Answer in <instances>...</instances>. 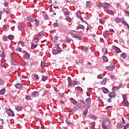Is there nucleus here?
I'll use <instances>...</instances> for the list:
<instances>
[{
  "instance_id": "9",
  "label": "nucleus",
  "mask_w": 129,
  "mask_h": 129,
  "mask_svg": "<svg viewBox=\"0 0 129 129\" xmlns=\"http://www.w3.org/2000/svg\"><path fill=\"white\" fill-rule=\"evenodd\" d=\"M23 58L24 59H30V54L29 53H25L23 56Z\"/></svg>"
},
{
  "instance_id": "8",
  "label": "nucleus",
  "mask_w": 129,
  "mask_h": 129,
  "mask_svg": "<svg viewBox=\"0 0 129 129\" xmlns=\"http://www.w3.org/2000/svg\"><path fill=\"white\" fill-rule=\"evenodd\" d=\"M32 95L34 97H38L39 95H40V93H39L38 91H35L32 93Z\"/></svg>"
},
{
  "instance_id": "23",
  "label": "nucleus",
  "mask_w": 129,
  "mask_h": 129,
  "mask_svg": "<svg viewBox=\"0 0 129 129\" xmlns=\"http://www.w3.org/2000/svg\"><path fill=\"white\" fill-rule=\"evenodd\" d=\"M87 112H88V109H86L84 111H83V114L85 115V117H86V115H87Z\"/></svg>"
},
{
  "instance_id": "48",
  "label": "nucleus",
  "mask_w": 129,
  "mask_h": 129,
  "mask_svg": "<svg viewBox=\"0 0 129 129\" xmlns=\"http://www.w3.org/2000/svg\"><path fill=\"white\" fill-rule=\"evenodd\" d=\"M98 77V78H99L100 79H102V78H103V75H102V74L99 75Z\"/></svg>"
},
{
  "instance_id": "12",
  "label": "nucleus",
  "mask_w": 129,
  "mask_h": 129,
  "mask_svg": "<svg viewBox=\"0 0 129 129\" xmlns=\"http://www.w3.org/2000/svg\"><path fill=\"white\" fill-rule=\"evenodd\" d=\"M15 86L16 88H22L23 85L21 84L17 83L15 85Z\"/></svg>"
},
{
  "instance_id": "5",
  "label": "nucleus",
  "mask_w": 129,
  "mask_h": 129,
  "mask_svg": "<svg viewBox=\"0 0 129 129\" xmlns=\"http://www.w3.org/2000/svg\"><path fill=\"white\" fill-rule=\"evenodd\" d=\"M6 112L8 113V115H10V116H14L15 115L14 111H13L11 109H6Z\"/></svg>"
},
{
  "instance_id": "31",
  "label": "nucleus",
  "mask_w": 129,
  "mask_h": 129,
  "mask_svg": "<svg viewBox=\"0 0 129 129\" xmlns=\"http://www.w3.org/2000/svg\"><path fill=\"white\" fill-rule=\"evenodd\" d=\"M103 35L105 38V39H108V37L107 36V35H106V32H104L103 33Z\"/></svg>"
},
{
  "instance_id": "18",
  "label": "nucleus",
  "mask_w": 129,
  "mask_h": 129,
  "mask_svg": "<svg viewBox=\"0 0 129 129\" xmlns=\"http://www.w3.org/2000/svg\"><path fill=\"white\" fill-rule=\"evenodd\" d=\"M2 50H3V52H2V54L1 55V57L2 58H5V57H6L5 55V50H4V48L3 47H2Z\"/></svg>"
},
{
  "instance_id": "39",
  "label": "nucleus",
  "mask_w": 129,
  "mask_h": 129,
  "mask_svg": "<svg viewBox=\"0 0 129 129\" xmlns=\"http://www.w3.org/2000/svg\"><path fill=\"white\" fill-rule=\"evenodd\" d=\"M3 39V40L5 41V42L8 41V38H7L6 36H4Z\"/></svg>"
},
{
  "instance_id": "22",
  "label": "nucleus",
  "mask_w": 129,
  "mask_h": 129,
  "mask_svg": "<svg viewBox=\"0 0 129 129\" xmlns=\"http://www.w3.org/2000/svg\"><path fill=\"white\" fill-rule=\"evenodd\" d=\"M103 60L104 62H108V58H107L106 56H103Z\"/></svg>"
},
{
  "instance_id": "21",
  "label": "nucleus",
  "mask_w": 129,
  "mask_h": 129,
  "mask_svg": "<svg viewBox=\"0 0 129 129\" xmlns=\"http://www.w3.org/2000/svg\"><path fill=\"white\" fill-rule=\"evenodd\" d=\"M45 65H46V62H45L43 61H42L41 62V68H45Z\"/></svg>"
},
{
  "instance_id": "33",
  "label": "nucleus",
  "mask_w": 129,
  "mask_h": 129,
  "mask_svg": "<svg viewBox=\"0 0 129 129\" xmlns=\"http://www.w3.org/2000/svg\"><path fill=\"white\" fill-rule=\"evenodd\" d=\"M15 109L17 111H21L22 110V108H21V107H19V106L16 107Z\"/></svg>"
},
{
  "instance_id": "46",
  "label": "nucleus",
  "mask_w": 129,
  "mask_h": 129,
  "mask_svg": "<svg viewBox=\"0 0 129 129\" xmlns=\"http://www.w3.org/2000/svg\"><path fill=\"white\" fill-rule=\"evenodd\" d=\"M33 43H38L39 42V40L38 39H34L33 41Z\"/></svg>"
},
{
  "instance_id": "63",
  "label": "nucleus",
  "mask_w": 129,
  "mask_h": 129,
  "mask_svg": "<svg viewBox=\"0 0 129 129\" xmlns=\"http://www.w3.org/2000/svg\"><path fill=\"white\" fill-rule=\"evenodd\" d=\"M19 30H20V31H23L24 29H23V28L19 27L18 28Z\"/></svg>"
},
{
  "instance_id": "54",
  "label": "nucleus",
  "mask_w": 129,
  "mask_h": 129,
  "mask_svg": "<svg viewBox=\"0 0 129 129\" xmlns=\"http://www.w3.org/2000/svg\"><path fill=\"white\" fill-rule=\"evenodd\" d=\"M30 98H31V97L29 96H26V99H27V100H30Z\"/></svg>"
},
{
  "instance_id": "41",
  "label": "nucleus",
  "mask_w": 129,
  "mask_h": 129,
  "mask_svg": "<svg viewBox=\"0 0 129 129\" xmlns=\"http://www.w3.org/2000/svg\"><path fill=\"white\" fill-rule=\"evenodd\" d=\"M16 51H17L18 52H22V48L18 47L16 49Z\"/></svg>"
},
{
  "instance_id": "3",
  "label": "nucleus",
  "mask_w": 129,
  "mask_h": 129,
  "mask_svg": "<svg viewBox=\"0 0 129 129\" xmlns=\"http://www.w3.org/2000/svg\"><path fill=\"white\" fill-rule=\"evenodd\" d=\"M68 82H69V85L70 86H73V85H76L77 84V81H71V79L70 78H69L68 79Z\"/></svg>"
},
{
  "instance_id": "61",
  "label": "nucleus",
  "mask_w": 129,
  "mask_h": 129,
  "mask_svg": "<svg viewBox=\"0 0 129 129\" xmlns=\"http://www.w3.org/2000/svg\"><path fill=\"white\" fill-rule=\"evenodd\" d=\"M90 4V1H87L86 6H88Z\"/></svg>"
},
{
  "instance_id": "4",
  "label": "nucleus",
  "mask_w": 129,
  "mask_h": 129,
  "mask_svg": "<svg viewBox=\"0 0 129 129\" xmlns=\"http://www.w3.org/2000/svg\"><path fill=\"white\" fill-rule=\"evenodd\" d=\"M115 67V64L114 63H111L110 66H108L106 68V69L109 71H111L113 70Z\"/></svg>"
},
{
  "instance_id": "64",
  "label": "nucleus",
  "mask_w": 129,
  "mask_h": 129,
  "mask_svg": "<svg viewBox=\"0 0 129 129\" xmlns=\"http://www.w3.org/2000/svg\"><path fill=\"white\" fill-rule=\"evenodd\" d=\"M112 107V106H108L106 108L107 109H108V108H111Z\"/></svg>"
},
{
  "instance_id": "28",
  "label": "nucleus",
  "mask_w": 129,
  "mask_h": 129,
  "mask_svg": "<svg viewBox=\"0 0 129 129\" xmlns=\"http://www.w3.org/2000/svg\"><path fill=\"white\" fill-rule=\"evenodd\" d=\"M37 46H38V45L32 44L31 45V48L33 50V49H35V48H37Z\"/></svg>"
},
{
  "instance_id": "38",
  "label": "nucleus",
  "mask_w": 129,
  "mask_h": 129,
  "mask_svg": "<svg viewBox=\"0 0 129 129\" xmlns=\"http://www.w3.org/2000/svg\"><path fill=\"white\" fill-rule=\"evenodd\" d=\"M128 127H129V123L126 124L124 126V129H127Z\"/></svg>"
},
{
  "instance_id": "30",
  "label": "nucleus",
  "mask_w": 129,
  "mask_h": 129,
  "mask_svg": "<svg viewBox=\"0 0 129 129\" xmlns=\"http://www.w3.org/2000/svg\"><path fill=\"white\" fill-rule=\"evenodd\" d=\"M47 79H48V78L46 76H44L42 77V81H46Z\"/></svg>"
},
{
  "instance_id": "1",
  "label": "nucleus",
  "mask_w": 129,
  "mask_h": 129,
  "mask_svg": "<svg viewBox=\"0 0 129 129\" xmlns=\"http://www.w3.org/2000/svg\"><path fill=\"white\" fill-rule=\"evenodd\" d=\"M103 129H107L111 125V123L109 119L104 118L103 120V123L102 124Z\"/></svg>"
},
{
  "instance_id": "62",
  "label": "nucleus",
  "mask_w": 129,
  "mask_h": 129,
  "mask_svg": "<svg viewBox=\"0 0 129 129\" xmlns=\"http://www.w3.org/2000/svg\"><path fill=\"white\" fill-rule=\"evenodd\" d=\"M53 89L55 90V92H57V87H53Z\"/></svg>"
},
{
  "instance_id": "36",
  "label": "nucleus",
  "mask_w": 129,
  "mask_h": 129,
  "mask_svg": "<svg viewBox=\"0 0 129 129\" xmlns=\"http://www.w3.org/2000/svg\"><path fill=\"white\" fill-rule=\"evenodd\" d=\"M66 19L68 22H71V18L69 16H67Z\"/></svg>"
},
{
  "instance_id": "34",
  "label": "nucleus",
  "mask_w": 129,
  "mask_h": 129,
  "mask_svg": "<svg viewBox=\"0 0 129 129\" xmlns=\"http://www.w3.org/2000/svg\"><path fill=\"white\" fill-rule=\"evenodd\" d=\"M107 13L108 14H109L110 15H112V14H113V12H112V11L109 10H107Z\"/></svg>"
},
{
  "instance_id": "19",
  "label": "nucleus",
  "mask_w": 129,
  "mask_h": 129,
  "mask_svg": "<svg viewBox=\"0 0 129 129\" xmlns=\"http://www.w3.org/2000/svg\"><path fill=\"white\" fill-rule=\"evenodd\" d=\"M71 101L72 102L73 104H74L75 105H76V104H77V101H76V100H75L73 98H71Z\"/></svg>"
},
{
  "instance_id": "37",
  "label": "nucleus",
  "mask_w": 129,
  "mask_h": 129,
  "mask_svg": "<svg viewBox=\"0 0 129 129\" xmlns=\"http://www.w3.org/2000/svg\"><path fill=\"white\" fill-rule=\"evenodd\" d=\"M6 14H10L11 13V9H7L6 10Z\"/></svg>"
},
{
  "instance_id": "25",
  "label": "nucleus",
  "mask_w": 129,
  "mask_h": 129,
  "mask_svg": "<svg viewBox=\"0 0 129 129\" xmlns=\"http://www.w3.org/2000/svg\"><path fill=\"white\" fill-rule=\"evenodd\" d=\"M58 53H59V50L55 49L53 50V54H54V55H57Z\"/></svg>"
},
{
  "instance_id": "14",
  "label": "nucleus",
  "mask_w": 129,
  "mask_h": 129,
  "mask_svg": "<svg viewBox=\"0 0 129 129\" xmlns=\"http://www.w3.org/2000/svg\"><path fill=\"white\" fill-rule=\"evenodd\" d=\"M106 80H107V79L105 78L104 80H102L101 81V84L103 85H105L106 84Z\"/></svg>"
},
{
  "instance_id": "40",
  "label": "nucleus",
  "mask_w": 129,
  "mask_h": 129,
  "mask_svg": "<svg viewBox=\"0 0 129 129\" xmlns=\"http://www.w3.org/2000/svg\"><path fill=\"white\" fill-rule=\"evenodd\" d=\"M54 28H56V27H58L59 26V24H58V23H53V25Z\"/></svg>"
},
{
  "instance_id": "59",
  "label": "nucleus",
  "mask_w": 129,
  "mask_h": 129,
  "mask_svg": "<svg viewBox=\"0 0 129 129\" xmlns=\"http://www.w3.org/2000/svg\"><path fill=\"white\" fill-rule=\"evenodd\" d=\"M54 40H58L59 39V37L57 36H54Z\"/></svg>"
},
{
  "instance_id": "6",
  "label": "nucleus",
  "mask_w": 129,
  "mask_h": 129,
  "mask_svg": "<svg viewBox=\"0 0 129 129\" xmlns=\"http://www.w3.org/2000/svg\"><path fill=\"white\" fill-rule=\"evenodd\" d=\"M103 7L104 9H109L110 8V4L108 3H104L103 4Z\"/></svg>"
},
{
  "instance_id": "44",
  "label": "nucleus",
  "mask_w": 129,
  "mask_h": 129,
  "mask_svg": "<svg viewBox=\"0 0 129 129\" xmlns=\"http://www.w3.org/2000/svg\"><path fill=\"white\" fill-rule=\"evenodd\" d=\"M7 29H8V26H7V25H4V26H3L4 31H6V30H7Z\"/></svg>"
},
{
  "instance_id": "16",
  "label": "nucleus",
  "mask_w": 129,
  "mask_h": 129,
  "mask_svg": "<svg viewBox=\"0 0 129 129\" xmlns=\"http://www.w3.org/2000/svg\"><path fill=\"white\" fill-rule=\"evenodd\" d=\"M86 102L87 104H90L91 103V99L87 98L86 99Z\"/></svg>"
},
{
  "instance_id": "17",
  "label": "nucleus",
  "mask_w": 129,
  "mask_h": 129,
  "mask_svg": "<svg viewBox=\"0 0 129 129\" xmlns=\"http://www.w3.org/2000/svg\"><path fill=\"white\" fill-rule=\"evenodd\" d=\"M127 56V55H126V53H125V52H124L121 54V56L122 57V58H123V59H125V58H126Z\"/></svg>"
},
{
  "instance_id": "24",
  "label": "nucleus",
  "mask_w": 129,
  "mask_h": 129,
  "mask_svg": "<svg viewBox=\"0 0 129 129\" xmlns=\"http://www.w3.org/2000/svg\"><path fill=\"white\" fill-rule=\"evenodd\" d=\"M102 90L104 93H108V90L105 88H102Z\"/></svg>"
},
{
  "instance_id": "45",
  "label": "nucleus",
  "mask_w": 129,
  "mask_h": 129,
  "mask_svg": "<svg viewBox=\"0 0 129 129\" xmlns=\"http://www.w3.org/2000/svg\"><path fill=\"white\" fill-rule=\"evenodd\" d=\"M43 35V32H41L38 33V35L39 36V37H42Z\"/></svg>"
},
{
  "instance_id": "11",
  "label": "nucleus",
  "mask_w": 129,
  "mask_h": 129,
  "mask_svg": "<svg viewBox=\"0 0 129 129\" xmlns=\"http://www.w3.org/2000/svg\"><path fill=\"white\" fill-rule=\"evenodd\" d=\"M27 21H29V22H32V23H34V19L32 18L31 16H28L27 18Z\"/></svg>"
},
{
  "instance_id": "42",
  "label": "nucleus",
  "mask_w": 129,
  "mask_h": 129,
  "mask_svg": "<svg viewBox=\"0 0 129 129\" xmlns=\"http://www.w3.org/2000/svg\"><path fill=\"white\" fill-rule=\"evenodd\" d=\"M77 89H78V90H79V91H81V92L83 91V89H82L80 87H78Z\"/></svg>"
},
{
  "instance_id": "26",
  "label": "nucleus",
  "mask_w": 129,
  "mask_h": 129,
  "mask_svg": "<svg viewBox=\"0 0 129 129\" xmlns=\"http://www.w3.org/2000/svg\"><path fill=\"white\" fill-rule=\"evenodd\" d=\"M79 29H81L82 30H84L85 29V27L83 25H81V26H78L77 27V30H79Z\"/></svg>"
},
{
  "instance_id": "32",
  "label": "nucleus",
  "mask_w": 129,
  "mask_h": 129,
  "mask_svg": "<svg viewBox=\"0 0 129 129\" xmlns=\"http://www.w3.org/2000/svg\"><path fill=\"white\" fill-rule=\"evenodd\" d=\"M8 38L9 40H13V39H14V35H9V36L8 37Z\"/></svg>"
},
{
  "instance_id": "15",
  "label": "nucleus",
  "mask_w": 129,
  "mask_h": 129,
  "mask_svg": "<svg viewBox=\"0 0 129 129\" xmlns=\"http://www.w3.org/2000/svg\"><path fill=\"white\" fill-rule=\"evenodd\" d=\"M6 93V89L3 88L1 90H0V94L1 95H4Z\"/></svg>"
},
{
  "instance_id": "52",
  "label": "nucleus",
  "mask_w": 129,
  "mask_h": 129,
  "mask_svg": "<svg viewBox=\"0 0 129 129\" xmlns=\"http://www.w3.org/2000/svg\"><path fill=\"white\" fill-rule=\"evenodd\" d=\"M45 16V20H48V19H49V16L47 14H46Z\"/></svg>"
},
{
  "instance_id": "43",
  "label": "nucleus",
  "mask_w": 129,
  "mask_h": 129,
  "mask_svg": "<svg viewBox=\"0 0 129 129\" xmlns=\"http://www.w3.org/2000/svg\"><path fill=\"white\" fill-rule=\"evenodd\" d=\"M90 125L92 126H95V122H92L90 123Z\"/></svg>"
},
{
  "instance_id": "10",
  "label": "nucleus",
  "mask_w": 129,
  "mask_h": 129,
  "mask_svg": "<svg viewBox=\"0 0 129 129\" xmlns=\"http://www.w3.org/2000/svg\"><path fill=\"white\" fill-rule=\"evenodd\" d=\"M83 107V105L81 104H78L75 106L76 109H79V108H82Z\"/></svg>"
},
{
  "instance_id": "53",
  "label": "nucleus",
  "mask_w": 129,
  "mask_h": 129,
  "mask_svg": "<svg viewBox=\"0 0 129 129\" xmlns=\"http://www.w3.org/2000/svg\"><path fill=\"white\" fill-rule=\"evenodd\" d=\"M83 50H84L85 52H88V48H84Z\"/></svg>"
},
{
  "instance_id": "56",
  "label": "nucleus",
  "mask_w": 129,
  "mask_h": 129,
  "mask_svg": "<svg viewBox=\"0 0 129 129\" xmlns=\"http://www.w3.org/2000/svg\"><path fill=\"white\" fill-rule=\"evenodd\" d=\"M80 103H82L83 104H85V102L84 101L82 100H81V101H80Z\"/></svg>"
},
{
  "instance_id": "20",
  "label": "nucleus",
  "mask_w": 129,
  "mask_h": 129,
  "mask_svg": "<svg viewBox=\"0 0 129 129\" xmlns=\"http://www.w3.org/2000/svg\"><path fill=\"white\" fill-rule=\"evenodd\" d=\"M115 51H116V53H120L121 52V50H120V49L119 48H118V47H115L114 48Z\"/></svg>"
},
{
  "instance_id": "47",
  "label": "nucleus",
  "mask_w": 129,
  "mask_h": 129,
  "mask_svg": "<svg viewBox=\"0 0 129 129\" xmlns=\"http://www.w3.org/2000/svg\"><path fill=\"white\" fill-rule=\"evenodd\" d=\"M90 117H91V119H96V118H97L96 117H95L93 115H91Z\"/></svg>"
},
{
  "instance_id": "2",
  "label": "nucleus",
  "mask_w": 129,
  "mask_h": 129,
  "mask_svg": "<svg viewBox=\"0 0 129 129\" xmlns=\"http://www.w3.org/2000/svg\"><path fill=\"white\" fill-rule=\"evenodd\" d=\"M122 97H123V101H122L123 104L125 105V106H128L129 103H128V101H127V97H126V96L123 95L122 96Z\"/></svg>"
},
{
  "instance_id": "51",
  "label": "nucleus",
  "mask_w": 129,
  "mask_h": 129,
  "mask_svg": "<svg viewBox=\"0 0 129 129\" xmlns=\"http://www.w3.org/2000/svg\"><path fill=\"white\" fill-rule=\"evenodd\" d=\"M3 11H0V20H2V16L3 15Z\"/></svg>"
},
{
  "instance_id": "49",
  "label": "nucleus",
  "mask_w": 129,
  "mask_h": 129,
  "mask_svg": "<svg viewBox=\"0 0 129 129\" xmlns=\"http://www.w3.org/2000/svg\"><path fill=\"white\" fill-rule=\"evenodd\" d=\"M66 122L68 124H73V122H69V121L67 120Z\"/></svg>"
},
{
  "instance_id": "50",
  "label": "nucleus",
  "mask_w": 129,
  "mask_h": 129,
  "mask_svg": "<svg viewBox=\"0 0 129 129\" xmlns=\"http://www.w3.org/2000/svg\"><path fill=\"white\" fill-rule=\"evenodd\" d=\"M100 24H104V20L100 19Z\"/></svg>"
},
{
  "instance_id": "55",
  "label": "nucleus",
  "mask_w": 129,
  "mask_h": 129,
  "mask_svg": "<svg viewBox=\"0 0 129 129\" xmlns=\"http://www.w3.org/2000/svg\"><path fill=\"white\" fill-rule=\"evenodd\" d=\"M113 88L115 89H119V88H120V86H119V87H113Z\"/></svg>"
},
{
  "instance_id": "60",
  "label": "nucleus",
  "mask_w": 129,
  "mask_h": 129,
  "mask_svg": "<svg viewBox=\"0 0 129 129\" xmlns=\"http://www.w3.org/2000/svg\"><path fill=\"white\" fill-rule=\"evenodd\" d=\"M69 15V12H66L64 13L65 16H68Z\"/></svg>"
},
{
  "instance_id": "57",
  "label": "nucleus",
  "mask_w": 129,
  "mask_h": 129,
  "mask_svg": "<svg viewBox=\"0 0 129 129\" xmlns=\"http://www.w3.org/2000/svg\"><path fill=\"white\" fill-rule=\"evenodd\" d=\"M86 94H87V96H90L91 93L89 92H87Z\"/></svg>"
},
{
  "instance_id": "58",
  "label": "nucleus",
  "mask_w": 129,
  "mask_h": 129,
  "mask_svg": "<svg viewBox=\"0 0 129 129\" xmlns=\"http://www.w3.org/2000/svg\"><path fill=\"white\" fill-rule=\"evenodd\" d=\"M4 6H5V7H8V6H9V4H8V3H7V2H5V3H4Z\"/></svg>"
},
{
  "instance_id": "27",
  "label": "nucleus",
  "mask_w": 129,
  "mask_h": 129,
  "mask_svg": "<svg viewBox=\"0 0 129 129\" xmlns=\"http://www.w3.org/2000/svg\"><path fill=\"white\" fill-rule=\"evenodd\" d=\"M122 23L123 24V25H125V26H126V27H128V29L129 30V25L128 24H127V23L126 22H125V21H122Z\"/></svg>"
},
{
  "instance_id": "13",
  "label": "nucleus",
  "mask_w": 129,
  "mask_h": 129,
  "mask_svg": "<svg viewBox=\"0 0 129 129\" xmlns=\"http://www.w3.org/2000/svg\"><path fill=\"white\" fill-rule=\"evenodd\" d=\"M114 22H116V23H120V22H121V19L119 18H114Z\"/></svg>"
},
{
  "instance_id": "29",
  "label": "nucleus",
  "mask_w": 129,
  "mask_h": 129,
  "mask_svg": "<svg viewBox=\"0 0 129 129\" xmlns=\"http://www.w3.org/2000/svg\"><path fill=\"white\" fill-rule=\"evenodd\" d=\"M66 41L68 43H69L70 42H71L72 41V39L71 38H66Z\"/></svg>"
},
{
  "instance_id": "35",
  "label": "nucleus",
  "mask_w": 129,
  "mask_h": 129,
  "mask_svg": "<svg viewBox=\"0 0 129 129\" xmlns=\"http://www.w3.org/2000/svg\"><path fill=\"white\" fill-rule=\"evenodd\" d=\"M33 77H34V78L35 79H39V76H38V75H36V74H34L33 75Z\"/></svg>"
},
{
  "instance_id": "7",
  "label": "nucleus",
  "mask_w": 129,
  "mask_h": 129,
  "mask_svg": "<svg viewBox=\"0 0 129 129\" xmlns=\"http://www.w3.org/2000/svg\"><path fill=\"white\" fill-rule=\"evenodd\" d=\"M108 96L110 97V98H114L116 96L115 93L114 92H111L108 94Z\"/></svg>"
}]
</instances>
